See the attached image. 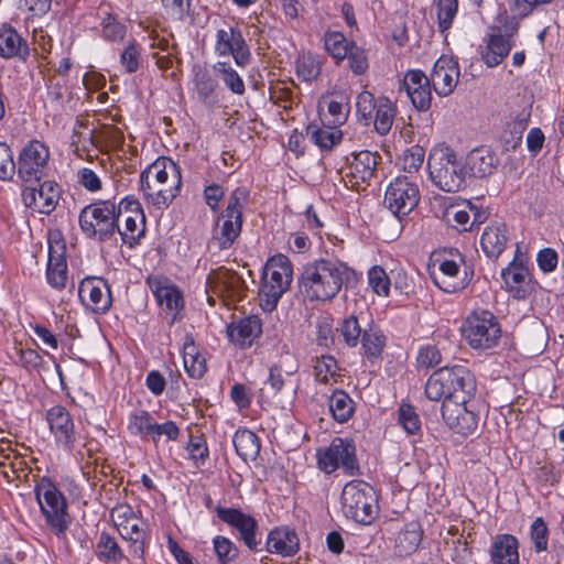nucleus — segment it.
<instances>
[{
    "instance_id": "nucleus-1",
    "label": "nucleus",
    "mask_w": 564,
    "mask_h": 564,
    "mask_svg": "<svg viewBox=\"0 0 564 564\" xmlns=\"http://www.w3.org/2000/svg\"><path fill=\"white\" fill-rule=\"evenodd\" d=\"M354 275L345 263L338 260L319 259L307 263L299 278L300 293L308 301L334 299Z\"/></svg>"
},
{
    "instance_id": "nucleus-2",
    "label": "nucleus",
    "mask_w": 564,
    "mask_h": 564,
    "mask_svg": "<svg viewBox=\"0 0 564 564\" xmlns=\"http://www.w3.org/2000/svg\"><path fill=\"white\" fill-rule=\"evenodd\" d=\"M140 183L148 203L156 207L169 206L180 194L181 170L173 160L161 156L141 172Z\"/></svg>"
},
{
    "instance_id": "nucleus-3",
    "label": "nucleus",
    "mask_w": 564,
    "mask_h": 564,
    "mask_svg": "<svg viewBox=\"0 0 564 564\" xmlns=\"http://www.w3.org/2000/svg\"><path fill=\"white\" fill-rule=\"evenodd\" d=\"M476 392L474 375L463 366L445 367L434 371L425 384V395L431 401H470Z\"/></svg>"
},
{
    "instance_id": "nucleus-4",
    "label": "nucleus",
    "mask_w": 564,
    "mask_h": 564,
    "mask_svg": "<svg viewBox=\"0 0 564 564\" xmlns=\"http://www.w3.org/2000/svg\"><path fill=\"white\" fill-rule=\"evenodd\" d=\"M427 169L432 183L444 192H459L466 184V167L449 147H434L429 154Z\"/></svg>"
},
{
    "instance_id": "nucleus-5",
    "label": "nucleus",
    "mask_w": 564,
    "mask_h": 564,
    "mask_svg": "<svg viewBox=\"0 0 564 564\" xmlns=\"http://www.w3.org/2000/svg\"><path fill=\"white\" fill-rule=\"evenodd\" d=\"M249 197L246 187H237L229 196L226 208L220 213L213 231L209 246L218 250L232 247L241 234L243 224V207Z\"/></svg>"
},
{
    "instance_id": "nucleus-6",
    "label": "nucleus",
    "mask_w": 564,
    "mask_h": 564,
    "mask_svg": "<svg viewBox=\"0 0 564 564\" xmlns=\"http://www.w3.org/2000/svg\"><path fill=\"white\" fill-rule=\"evenodd\" d=\"M120 213L119 205L116 206L110 200L93 203L80 210L78 219L80 229L88 238L107 241L116 234Z\"/></svg>"
},
{
    "instance_id": "nucleus-7",
    "label": "nucleus",
    "mask_w": 564,
    "mask_h": 564,
    "mask_svg": "<svg viewBox=\"0 0 564 564\" xmlns=\"http://www.w3.org/2000/svg\"><path fill=\"white\" fill-rule=\"evenodd\" d=\"M341 505L345 516L357 523L370 524L378 514L376 491L362 480H351L345 485Z\"/></svg>"
},
{
    "instance_id": "nucleus-8",
    "label": "nucleus",
    "mask_w": 564,
    "mask_h": 564,
    "mask_svg": "<svg viewBox=\"0 0 564 564\" xmlns=\"http://www.w3.org/2000/svg\"><path fill=\"white\" fill-rule=\"evenodd\" d=\"M292 264L284 256L272 258L263 273L259 295L267 310H273L292 281Z\"/></svg>"
},
{
    "instance_id": "nucleus-9",
    "label": "nucleus",
    "mask_w": 564,
    "mask_h": 564,
    "mask_svg": "<svg viewBox=\"0 0 564 564\" xmlns=\"http://www.w3.org/2000/svg\"><path fill=\"white\" fill-rule=\"evenodd\" d=\"M462 332L473 348L482 350L496 346L501 337L500 325L489 311L474 312L467 317Z\"/></svg>"
},
{
    "instance_id": "nucleus-10",
    "label": "nucleus",
    "mask_w": 564,
    "mask_h": 564,
    "mask_svg": "<svg viewBox=\"0 0 564 564\" xmlns=\"http://www.w3.org/2000/svg\"><path fill=\"white\" fill-rule=\"evenodd\" d=\"M317 464L326 474H332L339 467L349 476L360 473L355 443L348 438L335 437L328 448L318 453Z\"/></svg>"
},
{
    "instance_id": "nucleus-11",
    "label": "nucleus",
    "mask_w": 564,
    "mask_h": 564,
    "mask_svg": "<svg viewBox=\"0 0 564 564\" xmlns=\"http://www.w3.org/2000/svg\"><path fill=\"white\" fill-rule=\"evenodd\" d=\"M35 492L46 522L56 535L63 534L68 525L66 500L63 494L52 481L45 479L36 486Z\"/></svg>"
},
{
    "instance_id": "nucleus-12",
    "label": "nucleus",
    "mask_w": 564,
    "mask_h": 564,
    "mask_svg": "<svg viewBox=\"0 0 564 564\" xmlns=\"http://www.w3.org/2000/svg\"><path fill=\"white\" fill-rule=\"evenodd\" d=\"M419 186L408 176L395 177L388 186L384 204L391 213L401 218L410 214L420 202Z\"/></svg>"
},
{
    "instance_id": "nucleus-13",
    "label": "nucleus",
    "mask_w": 564,
    "mask_h": 564,
    "mask_svg": "<svg viewBox=\"0 0 564 564\" xmlns=\"http://www.w3.org/2000/svg\"><path fill=\"white\" fill-rule=\"evenodd\" d=\"M50 159L48 148L39 140L30 141L18 158V176L22 182H40L45 175Z\"/></svg>"
},
{
    "instance_id": "nucleus-14",
    "label": "nucleus",
    "mask_w": 564,
    "mask_h": 564,
    "mask_svg": "<svg viewBox=\"0 0 564 564\" xmlns=\"http://www.w3.org/2000/svg\"><path fill=\"white\" fill-rule=\"evenodd\" d=\"M120 219L123 220V226L118 221V232L124 245L133 248L140 242V238L145 232V217L140 203L137 199L124 198L119 204Z\"/></svg>"
},
{
    "instance_id": "nucleus-15",
    "label": "nucleus",
    "mask_w": 564,
    "mask_h": 564,
    "mask_svg": "<svg viewBox=\"0 0 564 564\" xmlns=\"http://www.w3.org/2000/svg\"><path fill=\"white\" fill-rule=\"evenodd\" d=\"M441 412L445 424L458 434L469 435L478 427V414L473 399L467 402L443 401Z\"/></svg>"
},
{
    "instance_id": "nucleus-16",
    "label": "nucleus",
    "mask_w": 564,
    "mask_h": 564,
    "mask_svg": "<svg viewBox=\"0 0 564 564\" xmlns=\"http://www.w3.org/2000/svg\"><path fill=\"white\" fill-rule=\"evenodd\" d=\"M215 52L219 56L231 55L240 67H246L251 61V52L241 30L231 25L217 31Z\"/></svg>"
},
{
    "instance_id": "nucleus-17",
    "label": "nucleus",
    "mask_w": 564,
    "mask_h": 564,
    "mask_svg": "<svg viewBox=\"0 0 564 564\" xmlns=\"http://www.w3.org/2000/svg\"><path fill=\"white\" fill-rule=\"evenodd\" d=\"M215 511L219 520L239 533L240 539L249 550H258L260 544V541L257 540L258 522L253 517L242 512L238 508H225L217 506Z\"/></svg>"
},
{
    "instance_id": "nucleus-18",
    "label": "nucleus",
    "mask_w": 564,
    "mask_h": 564,
    "mask_svg": "<svg viewBox=\"0 0 564 564\" xmlns=\"http://www.w3.org/2000/svg\"><path fill=\"white\" fill-rule=\"evenodd\" d=\"M59 197L61 187L53 181H44L39 187L25 186L22 192L25 207L45 215H50L56 208Z\"/></svg>"
},
{
    "instance_id": "nucleus-19",
    "label": "nucleus",
    "mask_w": 564,
    "mask_h": 564,
    "mask_svg": "<svg viewBox=\"0 0 564 564\" xmlns=\"http://www.w3.org/2000/svg\"><path fill=\"white\" fill-rule=\"evenodd\" d=\"M381 156L370 151H360L352 155L348 172L345 174V184L359 191L365 185H369L375 176L377 165Z\"/></svg>"
},
{
    "instance_id": "nucleus-20",
    "label": "nucleus",
    "mask_w": 564,
    "mask_h": 564,
    "mask_svg": "<svg viewBox=\"0 0 564 564\" xmlns=\"http://www.w3.org/2000/svg\"><path fill=\"white\" fill-rule=\"evenodd\" d=\"M82 302L95 313H106L111 306V292L101 278L84 279L78 289Z\"/></svg>"
},
{
    "instance_id": "nucleus-21",
    "label": "nucleus",
    "mask_w": 564,
    "mask_h": 564,
    "mask_svg": "<svg viewBox=\"0 0 564 564\" xmlns=\"http://www.w3.org/2000/svg\"><path fill=\"white\" fill-rule=\"evenodd\" d=\"M46 421L55 441L72 451L76 442V432L68 410L63 405H54L46 412Z\"/></svg>"
},
{
    "instance_id": "nucleus-22",
    "label": "nucleus",
    "mask_w": 564,
    "mask_h": 564,
    "mask_svg": "<svg viewBox=\"0 0 564 564\" xmlns=\"http://www.w3.org/2000/svg\"><path fill=\"white\" fill-rule=\"evenodd\" d=\"M459 78L458 63L449 56L442 55L435 63L431 73L430 84L438 96L451 95Z\"/></svg>"
},
{
    "instance_id": "nucleus-23",
    "label": "nucleus",
    "mask_w": 564,
    "mask_h": 564,
    "mask_svg": "<svg viewBox=\"0 0 564 564\" xmlns=\"http://www.w3.org/2000/svg\"><path fill=\"white\" fill-rule=\"evenodd\" d=\"M412 105L420 111H426L431 107L432 94L429 77L420 70H409L401 83Z\"/></svg>"
},
{
    "instance_id": "nucleus-24",
    "label": "nucleus",
    "mask_w": 564,
    "mask_h": 564,
    "mask_svg": "<svg viewBox=\"0 0 564 564\" xmlns=\"http://www.w3.org/2000/svg\"><path fill=\"white\" fill-rule=\"evenodd\" d=\"M512 33L503 35L498 26L491 28V32L485 39L486 46L481 51L484 63L488 67L499 65L508 56L512 47Z\"/></svg>"
},
{
    "instance_id": "nucleus-25",
    "label": "nucleus",
    "mask_w": 564,
    "mask_h": 564,
    "mask_svg": "<svg viewBox=\"0 0 564 564\" xmlns=\"http://www.w3.org/2000/svg\"><path fill=\"white\" fill-rule=\"evenodd\" d=\"M64 243L50 241L48 261L46 268L47 283L56 290H63L67 281V262Z\"/></svg>"
},
{
    "instance_id": "nucleus-26",
    "label": "nucleus",
    "mask_w": 564,
    "mask_h": 564,
    "mask_svg": "<svg viewBox=\"0 0 564 564\" xmlns=\"http://www.w3.org/2000/svg\"><path fill=\"white\" fill-rule=\"evenodd\" d=\"M261 333L262 323L256 315L232 322L227 327L229 340L241 348L250 347Z\"/></svg>"
},
{
    "instance_id": "nucleus-27",
    "label": "nucleus",
    "mask_w": 564,
    "mask_h": 564,
    "mask_svg": "<svg viewBox=\"0 0 564 564\" xmlns=\"http://www.w3.org/2000/svg\"><path fill=\"white\" fill-rule=\"evenodd\" d=\"M148 283L160 307L166 313L172 314V319L174 321L176 313L183 306L182 293L175 285L170 284L166 279H149Z\"/></svg>"
},
{
    "instance_id": "nucleus-28",
    "label": "nucleus",
    "mask_w": 564,
    "mask_h": 564,
    "mask_svg": "<svg viewBox=\"0 0 564 564\" xmlns=\"http://www.w3.org/2000/svg\"><path fill=\"white\" fill-rule=\"evenodd\" d=\"M30 54L26 41L10 24L0 25V56L4 59L25 61Z\"/></svg>"
},
{
    "instance_id": "nucleus-29",
    "label": "nucleus",
    "mask_w": 564,
    "mask_h": 564,
    "mask_svg": "<svg viewBox=\"0 0 564 564\" xmlns=\"http://www.w3.org/2000/svg\"><path fill=\"white\" fill-rule=\"evenodd\" d=\"M434 283L446 293H456L464 290L467 284V274L460 276L459 265L454 260H444L440 264V272L432 273Z\"/></svg>"
},
{
    "instance_id": "nucleus-30",
    "label": "nucleus",
    "mask_w": 564,
    "mask_h": 564,
    "mask_svg": "<svg viewBox=\"0 0 564 564\" xmlns=\"http://www.w3.org/2000/svg\"><path fill=\"white\" fill-rule=\"evenodd\" d=\"M501 278L507 291L511 293L514 299L522 300L527 297L529 293V271L521 262L512 261L502 270Z\"/></svg>"
},
{
    "instance_id": "nucleus-31",
    "label": "nucleus",
    "mask_w": 564,
    "mask_h": 564,
    "mask_svg": "<svg viewBox=\"0 0 564 564\" xmlns=\"http://www.w3.org/2000/svg\"><path fill=\"white\" fill-rule=\"evenodd\" d=\"M267 550L283 556H292L299 551V538L295 531L282 527L270 531L267 541Z\"/></svg>"
},
{
    "instance_id": "nucleus-32",
    "label": "nucleus",
    "mask_w": 564,
    "mask_h": 564,
    "mask_svg": "<svg viewBox=\"0 0 564 564\" xmlns=\"http://www.w3.org/2000/svg\"><path fill=\"white\" fill-rule=\"evenodd\" d=\"M519 542L511 534L497 535L490 550L494 564H520Z\"/></svg>"
},
{
    "instance_id": "nucleus-33",
    "label": "nucleus",
    "mask_w": 564,
    "mask_h": 564,
    "mask_svg": "<svg viewBox=\"0 0 564 564\" xmlns=\"http://www.w3.org/2000/svg\"><path fill=\"white\" fill-rule=\"evenodd\" d=\"M508 242V230L505 224L496 223L485 228L480 245L488 258H498Z\"/></svg>"
},
{
    "instance_id": "nucleus-34",
    "label": "nucleus",
    "mask_w": 564,
    "mask_h": 564,
    "mask_svg": "<svg viewBox=\"0 0 564 564\" xmlns=\"http://www.w3.org/2000/svg\"><path fill=\"white\" fill-rule=\"evenodd\" d=\"M466 166L475 177H487L497 167L496 155L486 148H477L469 152L466 159Z\"/></svg>"
},
{
    "instance_id": "nucleus-35",
    "label": "nucleus",
    "mask_w": 564,
    "mask_h": 564,
    "mask_svg": "<svg viewBox=\"0 0 564 564\" xmlns=\"http://www.w3.org/2000/svg\"><path fill=\"white\" fill-rule=\"evenodd\" d=\"M423 536V530L417 521H411L401 529L394 541L395 553L406 556L414 553Z\"/></svg>"
},
{
    "instance_id": "nucleus-36",
    "label": "nucleus",
    "mask_w": 564,
    "mask_h": 564,
    "mask_svg": "<svg viewBox=\"0 0 564 564\" xmlns=\"http://www.w3.org/2000/svg\"><path fill=\"white\" fill-rule=\"evenodd\" d=\"M183 362L186 372L193 379H200L207 370L206 359L198 351L192 336H186L183 345Z\"/></svg>"
},
{
    "instance_id": "nucleus-37",
    "label": "nucleus",
    "mask_w": 564,
    "mask_h": 564,
    "mask_svg": "<svg viewBox=\"0 0 564 564\" xmlns=\"http://www.w3.org/2000/svg\"><path fill=\"white\" fill-rule=\"evenodd\" d=\"M232 443L243 462L254 460L260 453L259 437L249 430H238L232 437Z\"/></svg>"
},
{
    "instance_id": "nucleus-38",
    "label": "nucleus",
    "mask_w": 564,
    "mask_h": 564,
    "mask_svg": "<svg viewBox=\"0 0 564 564\" xmlns=\"http://www.w3.org/2000/svg\"><path fill=\"white\" fill-rule=\"evenodd\" d=\"M395 115V105L386 96L378 97L377 109L372 117L375 130L380 135L388 134L392 128Z\"/></svg>"
},
{
    "instance_id": "nucleus-39",
    "label": "nucleus",
    "mask_w": 564,
    "mask_h": 564,
    "mask_svg": "<svg viewBox=\"0 0 564 564\" xmlns=\"http://www.w3.org/2000/svg\"><path fill=\"white\" fill-rule=\"evenodd\" d=\"M194 84L199 100L207 107H214L217 104V82L212 75L206 69L197 68L194 75Z\"/></svg>"
},
{
    "instance_id": "nucleus-40",
    "label": "nucleus",
    "mask_w": 564,
    "mask_h": 564,
    "mask_svg": "<svg viewBox=\"0 0 564 564\" xmlns=\"http://www.w3.org/2000/svg\"><path fill=\"white\" fill-rule=\"evenodd\" d=\"M329 411L333 417L339 422H347L355 412V402L349 394L343 390H335L328 401Z\"/></svg>"
},
{
    "instance_id": "nucleus-41",
    "label": "nucleus",
    "mask_w": 564,
    "mask_h": 564,
    "mask_svg": "<svg viewBox=\"0 0 564 564\" xmlns=\"http://www.w3.org/2000/svg\"><path fill=\"white\" fill-rule=\"evenodd\" d=\"M364 352L368 358H378L381 356L386 346V337L380 328L372 323H368L360 338Z\"/></svg>"
},
{
    "instance_id": "nucleus-42",
    "label": "nucleus",
    "mask_w": 564,
    "mask_h": 564,
    "mask_svg": "<svg viewBox=\"0 0 564 564\" xmlns=\"http://www.w3.org/2000/svg\"><path fill=\"white\" fill-rule=\"evenodd\" d=\"M154 416L145 410H134L129 414L127 429L131 435L151 440Z\"/></svg>"
},
{
    "instance_id": "nucleus-43",
    "label": "nucleus",
    "mask_w": 564,
    "mask_h": 564,
    "mask_svg": "<svg viewBox=\"0 0 564 564\" xmlns=\"http://www.w3.org/2000/svg\"><path fill=\"white\" fill-rule=\"evenodd\" d=\"M334 127L319 128L316 124H310L306 129L307 135L322 150H330L341 139V131Z\"/></svg>"
},
{
    "instance_id": "nucleus-44",
    "label": "nucleus",
    "mask_w": 564,
    "mask_h": 564,
    "mask_svg": "<svg viewBox=\"0 0 564 564\" xmlns=\"http://www.w3.org/2000/svg\"><path fill=\"white\" fill-rule=\"evenodd\" d=\"M325 51L339 63L344 61L349 53L350 43L341 32L326 31L323 35Z\"/></svg>"
},
{
    "instance_id": "nucleus-45",
    "label": "nucleus",
    "mask_w": 564,
    "mask_h": 564,
    "mask_svg": "<svg viewBox=\"0 0 564 564\" xmlns=\"http://www.w3.org/2000/svg\"><path fill=\"white\" fill-rule=\"evenodd\" d=\"M214 70L231 93L236 95L245 94V83L237 70L234 69L229 63L217 62L214 65Z\"/></svg>"
},
{
    "instance_id": "nucleus-46",
    "label": "nucleus",
    "mask_w": 564,
    "mask_h": 564,
    "mask_svg": "<svg viewBox=\"0 0 564 564\" xmlns=\"http://www.w3.org/2000/svg\"><path fill=\"white\" fill-rule=\"evenodd\" d=\"M217 280L231 297H241L247 290L245 280L235 271L220 269L216 273Z\"/></svg>"
},
{
    "instance_id": "nucleus-47",
    "label": "nucleus",
    "mask_w": 564,
    "mask_h": 564,
    "mask_svg": "<svg viewBox=\"0 0 564 564\" xmlns=\"http://www.w3.org/2000/svg\"><path fill=\"white\" fill-rule=\"evenodd\" d=\"M10 358L29 371L39 370L43 364V358L36 350L23 348L21 344L13 347Z\"/></svg>"
},
{
    "instance_id": "nucleus-48",
    "label": "nucleus",
    "mask_w": 564,
    "mask_h": 564,
    "mask_svg": "<svg viewBox=\"0 0 564 564\" xmlns=\"http://www.w3.org/2000/svg\"><path fill=\"white\" fill-rule=\"evenodd\" d=\"M367 325H362L356 315L346 317L338 328L344 343L349 347H356Z\"/></svg>"
},
{
    "instance_id": "nucleus-49",
    "label": "nucleus",
    "mask_w": 564,
    "mask_h": 564,
    "mask_svg": "<svg viewBox=\"0 0 564 564\" xmlns=\"http://www.w3.org/2000/svg\"><path fill=\"white\" fill-rule=\"evenodd\" d=\"M96 554L105 561L117 562L122 557V552L116 540L108 533L102 532L96 544Z\"/></svg>"
},
{
    "instance_id": "nucleus-50",
    "label": "nucleus",
    "mask_w": 564,
    "mask_h": 564,
    "mask_svg": "<svg viewBox=\"0 0 564 564\" xmlns=\"http://www.w3.org/2000/svg\"><path fill=\"white\" fill-rule=\"evenodd\" d=\"M139 522L135 517L134 521L130 520L118 530L123 539L133 542V552L141 556L144 552V531L140 528Z\"/></svg>"
},
{
    "instance_id": "nucleus-51",
    "label": "nucleus",
    "mask_w": 564,
    "mask_h": 564,
    "mask_svg": "<svg viewBox=\"0 0 564 564\" xmlns=\"http://www.w3.org/2000/svg\"><path fill=\"white\" fill-rule=\"evenodd\" d=\"M322 72L321 62L312 54H303L296 61V73L305 82L316 79Z\"/></svg>"
},
{
    "instance_id": "nucleus-52",
    "label": "nucleus",
    "mask_w": 564,
    "mask_h": 564,
    "mask_svg": "<svg viewBox=\"0 0 564 564\" xmlns=\"http://www.w3.org/2000/svg\"><path fill=\"white\" fill-rule=\"evenodd\" d=\"M368 283L371 290L380 295L388 296L390 291L391 278L380 265H375L368 271Z\"/></svg>"
},
{
    "instance_id": "nucleus-53",
    "label": "nucleus",
    "mask_w": 564,
    "mask_h": 564,
    "mask_svg": "<svg viewBox=\"0 0 564 564\" xmlns=\"http://www.w3.org/2000/svg\"><path fill=\"white\" fill-rule=\"evenodd\" d=\"M438 29L442 33L451 29L454 18L457 14V0H438L437 4Z\"/></svg>"
},
{
    "instance_id": "nucleus-54",
    "label": "nucleus",
    "mask_w": 564,
    "mask_h": 564,
    "mask_svg": "<svg viewBox=\"0 0 564 564\" xmlns=\"http://www.w3.org/2000/svg\"><path fill=\"white\" fill-rule=\"evenodd\" d=\"M213 544L219 564H228L239 554L238 547L226 536L217 535Z\"/></svg>"
},
{
    "instance_id": "nucleus-55",
    "label": "nucleus",
    "mask_w": 564,
    "mask_h": 564,
    "mask_svg": "<svg viewBox=\"0 0 564 564\" xmlns=\"http://www.w3.org/2000/svg\"><path fill=\"white\" fill-rule=\"evenodd\" d=\"M425 151L420 145L406 149L400 158V166L408 173L417 172L424 162Z\"/></svg>"
},
{
    "instance_id": "nucleus-56",
    "label": "nucleus",
    "mask_w": 564,
    "mask_h": 564,
    "mask_svg": "<svg viewBox=\"0 0 564 564\" xmlns=\"http://www.w3.org/2000/svg\"><path fill=\"white\" fill-rule=\"evenodd\" d=\"M338 365L334 357L322 356L314 365V376L322 383H327L330 378L337 375Z\"/></svg>"
},
{
    "instance_id": "nucleus-57",
    "label": "nucleus",
    "mask_w": 564,
    "mask_h": 564,
    "mask_svg": "<svg viewBox=\"0 0 564 564\" xmlns=\"http://www.w3.org/2000/svg\"><path fill=\"white\" fill-rule=\"evenodd\" d=\"M348 106L344 102V97L338 96V99H330L327 102V115L326 120L329 124L339 126L343 124L348 117Z\"/></svg>"
},
{
    "instance_id": "nucleus-58",
    "label": "nucleus",
    "mask_w": 564,
    "mask_h": 564,
    "mask_svg": "<svg viewBox=\"0 0 564 564\" xmlns=\"http://www.w3.org/2000/svg\"><path fill=\"white\" fill-rule=\"evenodd\" d=\"M530 536L536 553H541L547 550L549 529L545 521L541 517L536 518L531 524Z\"/></svg>"
},
{
    "instance_id": "nucleus-59",
    "label": "nucleus",
    "mask_w": 564,
    "mask_h": 564,
    "mask_svg": "<svg viewBox=\"0 0 564 564\" xmlns=\"http://www.w3.org/2000/svg\"><path fill=\"white\" fill-rule=\"evenodd\" d=\"M399 423L409 434H416L421 430L420 417L410 404H401L399 409Z\"/></svg>"
},
{
    "instance_id": "nucleus-60",
    "label": "nucleus",
    "mask_w": 564,
    "mask_h": 564,
    "mask_svg": "<svg viewBox=\"0 0 564 564\" xmlns=\"http://www.w3.org/2000/svg\"><path fill=\"white\" fill-rule=\"evenodd\" d=\"M346 57L348 58L349 68L354 74L362 75L368 69L369 64L366 51L356 43L350 42L349 53Z\"/></svg>"
},
{
    "instance_id": "nucleus-61",
    "label": "nucleus",
    "mask_w": 564,
    "mask_h": 564,
    "mask_svg": "<svg viewBox=\"0 0 564 564\" xmlns=\"http://www.w3.org/2000/svg\"><path fill=\"white\" fill-rule=\"evenodd\" d=\"M141 50L133 40L123 50L120 55V63L129 74L135 73L140 65Z\"/></svg>"
},
{
    "instance_id": "nucleus-62",
    "label": "nucleus",
    "mask_w": 564,
    "mask_h": 564,
    "mask_svg": "<svg viewBox=\"0 0 564 564\" xmlns=\"http://www.w3.org/2000/svg\"><path fill=\"white\" fill-rule=\"evenodd\" d=\"M17 171V164L13 160V153L10 147L0 142V180L10 181Z\"/></svg>"
},
{
    "instance_id": "nucleus-63",
    "label": "nucleus",
    "mask_w": 564,
    "mask_h": 564,
    "mask_svg": "<svg viewBox=\"0 0 564 564\" xmlns=\"http://www.w3.org/2000/svg\"><path fill=\"white\" fill-rule=\"evenodd\" d=\"M378 98L368 90H362L357 96V113L365 120H371L377 109Z\"/></svg>"
},
{
    "instance_id": "nucleus-64",
    "label": "nucleus",
    "mask_w": 564,
    "mask_h": 564,
    "mask_svg": "<svg viewBox=\"0 0 564 564\" xmlns=\"http://www.w3.org/2000/svg\"><path fill=\"white\" fill-rule=\"evenodd\" d=\"M102 36L107 41L117 42L123 40L126 35V26L117 21L111 14H107L102 19Z\"/></svg>"
}]
</instances>
